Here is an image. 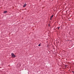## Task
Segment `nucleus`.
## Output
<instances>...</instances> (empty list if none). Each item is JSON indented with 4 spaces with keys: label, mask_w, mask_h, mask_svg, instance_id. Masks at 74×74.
Instances as JSON below:
<instances>
[{
    "label": "nucleus",
    "mask_w": 74,
    "mask_h": 74,
    "mask_svg": "<svg viewBox=\"0 0 74 74\" xmlns=\"http://www.w3.org/2000/svg\"><path fill=\"white\" fill-rule=\"evenodd\" d=\"M53 16V15H52V16L51 17V20H52V18Z\"/></svg>",
    "instance_id": "nucleus-3"
},
{
    "label": "nucleus",
    "mask_w": 74,
    "mask_h": 74,
    "mask_svg": "<svg viewBox=\"0 0 74 74\" xmlns=\"http://www.w3.org/2000/svg\"><path fill=\"white\" fill-rule=\"evenodd\" d=\"M26 4H24L23 6V7H26Z\"/></svg>",
    "instance_id": "nucleus-4"
},
{
    "label": "nucleus",
    "mask_w": 74,
    "mask_h": 74,
    "mask_svg": "<svg viewBox=\"0 0 74 74\" xmlns=\"http://www.w3.org/2000/svg\"><path fill=\"white\" fill-rule=\"evenodd\" d=\"M60 28V27H58V29H59Z\"/></svg>",
    "instance_id": "nucleus-6"
},
{
    "label": "nucleus",
    "mask_w": 74,
    "mask_h": 74,
    "mask_svg": "<svg viewBox=\"0 0 74 74\" xmlns=\"http://www.w3.org/2000/svg\"><path fill=\"white\" fill-rule=\"evenodd\" d=\"M72 73H74V71H72Z\"/></svg>",
    "instance_id": "nucleus-7"
},
{
    "label": "nucleus",
    "mask_w": 74,
    "mask_h": 74,
    "mask_svg": "<svg viewBox=\"0 0 74 74\" xmlns=\"http://www.w3.org/2000/svg\"><path fill=\"white\" fill-rule=\"evenodd\" d=\"M38 46H39V47H40V46H41V45L40 44L39 45H38Z\"/></svg>",
    "instance_id": "nucleus-5"
},
{
    "label": "nucleus",
    "mask_w": 74,
    "mask_h": 74,
    "mask_svg": "<svg viewBox=\"0 0 74 74\" xmlns=\"http://www.w3.org/2000/svg\"><path fill=\"white\" fill-rule=\"evenodd\" d=\"M11 55H12V58H15V57H16V56L15 55H14V54H13V53H11Z\"/></svg>",
    "instance_id": "nucleus-1"
},
{
    "label": "nucleus",
    "mask_w": 74,
    "mask_h": 74,
    "mask_svg": "<svg viewBox=\"0 0 74 74\" xmlns=\"http://www.w3.org/2000/svg\"><path fill=\"white\" fill-rule=\"evenodd\" d=\"M7 11H4L3 12V13L4 14H5V13H7Z\"/></svg>",
    "instance_id": "nucleus-2"
}]
</instances>
